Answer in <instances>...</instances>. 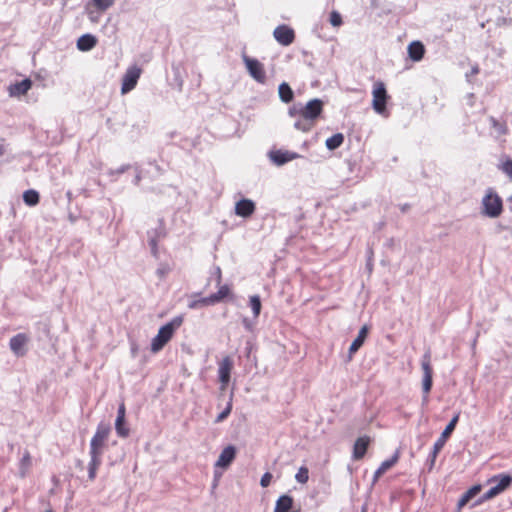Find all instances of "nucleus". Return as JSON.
Listing matches in <instances>:
<instances>
[{
	"label": "nucleus",
	"instance_id": "f257e3e1",
	"mask_svg": "<svg viewBox=\"0 0 512 512\" xmlns=\"http://www.w3.org/2000/svg\"><path fill=\"white\" fill-rule=\"evenodd\" d=\"M487 483L491 485V488L480 496L472 507L479 506L505 492L512 485V475L508 473L497 474L489 478Z\"/></svg>",
	"mask_w": 512,
	"mask_h": 512
},
{
	"label": "nucleus",
	"instance_id": "f03ea898",
	"mask_svg": "<svg viewBox=\"0 0 512 512\" xmlns=\"http://www.w3.org/2000/svg\"><path fill=\"white\" fill-rule=\"evenodd\" d=\"M183 316H175L168 323L161 326L158 330L157 335L152 339L151 351L157 353L164 348V346L173 337L175 331L182 325Z\"/></svg>",
	"mask_w": 512,
	"mask_h": 512
},
{
	"label": "nucleus",
	"instance_id": "7ed1b4c3",
	"mask_svg": "<svg viewBox=\"0 0 512 512\" xmlns=\"http://www.w3.org/2000/svg\"><path fill=\"white\" fill-rule=\"evenodd\" d=\"M323 101L319 98H314L308 101L305 105L295 103L288 109L290 117L300 116L304 119L314 122L323 111Z\"/></svg>",
	"mask_w": 512,
	"mask_h": 512
},
{
	"label": "nucleus",
	"instance_id": "20e7f679",
	"mask_svg": "<svg viewBox=\"0 0 512 512\" xmlns=\"http://www.w3.org/2000/svg\"><path fill=\"white\" fill-rule=\"evenodd\" d=\"M482 215L488 218H498L503 212V201L492 188H488L481 201Z\"/></svg>",
	"mask_w": 512,
	"mask_h": 512
},
{
	"label": "nucleus",
	"instance_id": "39448f33",
	"mask_svg": "<svg viewBox=\"0 0 512 512\" xmlns=\"http://www.w3.org/2000/svg\"><path fill=\"white\" fill-rule=\"evenodd\" d=\"M111 431L109 423L101 421L96 428V432L90 441L89 454L98 455L102 457L104 453L105 443Z\"/></svg>",
	"mask_w": 512,
	"mask_h": 512
},
{
	"label": "nucleus",
	"instance_id": "423d86ee",
	"mask_svg": "<svg viewBox=\"0 0 512 512\" xmlns=\"http://www.w3.org/2000/svg\"><path fill=\"white\" fill-rule=\"evenodd\" d=\"M372 96V108L374 111L381 116L387 117L389 113L386 105L389 95L387 93L386 86L382 81H378L374 84Z\"/></svg>",
	"mask_w": 512,
	"mask_h": 512
},
{
	"label": "nucleus",
	"instance_id": "0eeeda50",
	"mask_svg": "<svg viewBox=\"0 0 512 512\" xmlns=\"http://www.w3.org/2000/svg\"><path fill=\"white\" fill-rule=\"evenodd\" d=\"M431 356L430 352L427 351L421 361V367L423 370V379H422V391H423V397H422V405H426L429 401V393L433 386V370L431 367Z\"/></svg>",
	"mask_w": 512,
	"mask_h": 512
},
{
	"label": "nucleus",
	"instance_id": "6e6552de",
	"mask_svg": "<svg viewBox=\"0 0 512 512\" xmlns=\"http://www.w3.org/2000/svg\"><path fill=\"white\" fill-rule=\"evenodd\" d=\"M243 61L250 76L258 83L264 84L266 81V74L263 64L259 60L247 55H243Z\"/></svg>",
	"mask_w": 512,
	"mask_h": 512
},
{
	"label": "nucleus",
	"instance_id": "1a4fd4ad",
	"mask_svg": "<svg viewBox=\"0 0 512 512\" xmlns=\"http://www.w3.org/2000/svg\"><path fill=\"white\" fill-rule=\"evenodd\" d=\"M141 72H142L141 68H139L136 65L130 66L126 70V72L122 78V85H121V93L122 94H127L136 87L138 80L141 76Z\"/></svg>",
	"mask_w": 512,
	"mask_h": 512
},
{
	"label": "nucleus",
	"instance_id": "9d476101",
	"mask_svg": "<svg viewBox=\"0 0 512 512\" xmlns=\"http://www.w3.org/2000/svg\"><path fill=\"white\" fill-rule=\"evenodd\" d=\"M268 157L274 165L283 166V165L287 164L288 162L299 158L300 155L296 152L282 150V149H276V150H270L268 152Z\"/></svg>",
	"mask_w": 512,
	"mask_h": 512
},
{
	"label": "nucleus",
	"instance_id": "9b49d317",
	"mask_svg": "<svg viewBox=\"0 0 512 512\" xmlns=\"http://www.w3.org/2000/svg\"><path fill=\"white\" fill-rule=\"evenodd\" d=\"M273 36L279 44L289 46L295 39V32L291 27L283 24L274 29Z\"/></svg>",
	"mask_w": 512,
	"mask_h": 512
},
{
	"label": "nucleus",
	"instance_id": "f8f14e48",
	"mask_svg": "<svg viewBox=\"0 0 512 512\" xmlns=\"http://www.w3.org/2000/svg\"><path fill=\"white\" fill-rule=\"evenodd\" d=\"M256 211V203L249 198H241L235 203L234 212L242 218H250Z\"/></svg>",
	"mask_w": 512,
	"mask_h": 512
},
{
	"label": "nucleus",
	"instance_id": "ddd939ff",
	"mask_svg": "<svg viewBox=\"0 0 512 512\" xmlns=\"http://www.w3.org/2000/svg\"><path fill=\"white\" fill-rule=\"evenodd\" d=\"M233 363L229 357H225L219 364L218 378L221 383L220 390L224 391L231 378Z\"/></svg>",
	"mask_w": 512,
	"mask_h": 512
},
{
	"label": "nucleus",
	"instance_id": "4468645a",
	"mask_svg": "<svg viewBox=\"0 0 512 512\" xmlns=\"http://www.w3.org/2000/svg\"><path fill=\"white\" fill-rule=\"evenodd\" d=\"M237 454V449L234 445L226 446L220 453L218 460L215 463L216 467L227 469L234 461Z\"/></svg>",
	"mask_w": 512,
	"mask_h": 512
},
{
	"label": "nucleus",
	"instance_id": "2eb2a0df",
	"mask_svg": "<svg viewBox=\"0 0 512 512\" xmlns=\"http://www.w3.org/2000/svg\"><path fill=\"white\" fill-rule=\"evenodd\" d=\"M29 338L25 333L14 335L9 341V347L16 356H23L26 353L25 345Z\"/></svg>",
	"mask_w": 512,
	"mask_h": 512
},
{
	"label": "nucleus",
	"instance_id": "dca6fc26",
	"mask_svg": "<svg viewBox=\"0 0 512 512\" xmlns=\"http://www.w3.org/2000/svg\"><path fill=\"white\" fill-rule=\"evenodd\" d=\"M459 416H460V413H457L449 421V423L447 424L445 429L442 431L440 437L434 443L436 448L442 449L444 447V445L447 442L448 438L451 436V434L453 433V431L456 428V425H457V423L459 421Z\"/></svg>",
	"mask_w": 512,
	"mask_h": 512
},
{
	"label": "nucleus",
	"instance_id": "f3484780",
	"mask_svg": "<svg viewBox=\"0 0 512 512\" xmlns=\"http://www.w3.org/2000/svg\"><path fill=\"white\" fill-rule=\"evenodd\" d=\"M32 87V81L29 78H25L14 84H11L8 88L9 95L11 97H20L25 95Z\"/></svg>",
	"mask_w": 512,
	"mask_h": 512
},
{
	"label": "nucleus",
	"instance_id": "a211bd4d",
	"mask_svg": "<svg viewBox=\"0 0 512 512\" xmlns=\"http://www.w3.org/2000/svg\"><path fill=\"white\" fill-rule=\"evenodd\" d=\"M369 333V327L364 325L360 328L357 337L353 340L349 347V359L352 358L353 354H355L361 346L364 344Z\"/></svg>",
	"mask_w": 512,
	"mask_h": 512
},
{
	"label": "nucleus",
	"instance_id": "6ab92c4d",
	"mask_svg": "<svg viewBox=\"0 0 512 512\" xmlns=\"http://www.w3.org/2000/svg\"><path fill=\"white\" fill-rule=\"evenodd\" d=\"M369 443H370V438L368 436L359 437L355 441L354 447H353V458L355 460H360L365 456L368 446H369Z\"/></svg>",
	"mask_w": 512,
	"mask_h": 512
},
{
	"label": "nucleus",
	"instance_id": "aec40b11",
	"mask_svg": "<svg viewBox=\"0 0 512 512\" xmlns=\"http://www.w3.org/2000/svg\"><path fill=\"white\" fill-rule=\"evenodd\" d=\"M407 51L409 58L414 62H418L424 57L425 47L422 42L413 41L408 45Z\"/></svg>",
	"mask_w": 512,
	"mask_h": 512
},
{
	"label": "nucleus",
	"instance_id": "412c9836",
	"mask_svg": "<svg viewBox=\"0 0 512 512\" xmlns=\"http://www.w3.org/2000/svg\"><path fill=\"white\" fill-rule=\"evenodd\" d=\"M481 489H482V485L481 484H475L473 485L472 487H470L462 496L461 498L458 500V503H457V510L458 512H460V510L471 500L473 499L475 496H477L480 492H481Z\"/></svg>",
	"mask_w": 512,
	"mask_h": 512
},
{
	"label": "nucleus",
	"instance_id": "4be33fe9",
	"mask_svg": "<svg viewBox=\"0 0 512 512\" xmlns=\"http://www.w3.org/2000/svg\"><path fill=\"white\" fill-rule=\"evenodd\" d=\"M97 44V38L92 34H84L77 40V48L80 51L87 52L92 50Z\"/></svg>",
	"mask_w": 512,
	"mask_h": 512
},
{
	"label": "nucleus",
	"instance_id": "5701e85b",
	"mask_svg": "<svg viewBox=\"0 0 512 512\" xmlns=\"http://www.w3.org/2000/svg\"><path fill=\"white\" fill-rule=\"evenodd\" d=\"M293 505V498L288 494H283L277 499L274 512H290Z\"/></svg>",
	"mask_w": 512,
	"mask_h": 512
},
{
	"label": "nucleus",
	"instance_id": "b1692460",
	"mask_svg": "<svg viewBox=\"0 0 512 512\" xmlns=\"http://www.w3.org/2000/svg\"><path fill=\"white\" fill-rule=\"evenodd\" d=\"M398 458V453H395L391 458L383 461L381 465L378 467V469L375 471L373 481L376 482L381 477V475H383L387 470L393 467L398 461Z\"/></svg>",
	"mask_w": 512,
	"mask_h": 512
},
{
	"label": "nucleus",
	"instance_id": "393cba45",
	"mask_svg": "<svg viewBox=\"0 0 512 512\" xmlns=\"http://www.w3.org/2000/svg\"><path fill=\"white\" fill-rule=\"evenodd\" d=\"M279 98L284 103H290L294 99V92L287 82H282L278 87Z\"/></svg>",
	"mask_w": 512,
	"mask_h": 512
},
{
	"label": "nucleus",
	"instance_id": "a878e982",
	"mask_svg": "<svg viewBox=\"0 0 512 512\" xmlns=\"http://www.w3.org/2000/svg\"><path fill=\"white\" fill-rule=\"evenodd\" d=\"M90 455V462L88 465V478L89 480L93 481L96 477L97 470L102 462V457H99L98 455L89 454Z\"/></svg>",
	"mask_w": 512,
	"mask_h": 512
},
{
	"label": "nucleus",
	"instance_id": "bb28decb",
	"mask_svg": "<svg viewBox=\"0 0 512 512\" xmlns=\"http://www.w3.org/2000/svg\"><path fill=\"white\" fill-rule=\"evenodd\" d=\"M344 142V135L342 133H336L331 137L327 138L325 144L328 150L334 151L339 148Z\"/></svg>",
	"mask_w": 512,
	"mask_h": 512
},
{
	"label": "nucleus",
	"instance_id": "cd10ccee",
	"mask_svg": "<svg viewBox=\"0 0 512 512\" xmlns=\"http://www.w3.org/2000/svg\"><path fill=\"white\" fill-rule=\"evenodd\" d=\"M23 201L28 206H31V207L35 206L40 201V194L38 191H36L34 189L26 190L23 193Z\"/></svg>",
	"mask_w": 512,
	"mask_h": 512
},
{
	"label": "nucleus",
	"instance_id": "c85d7f7f",
	"mask_svg": "<svg viewBox=\"0 0 512 512\" xmlns=\"http://www.w3.org/2000/svg\"><path fill=\"white\" fill-rule=\"evenodd\" d=\"M216 304L215 301H214V298L211 295L207 296V297H202L200 299H196V300H192L188 303V307L190 309H198L200 307H204V306H211V305H214Z\"/></svg>",
	"mask_w": 512,
	"mask_h": 512
},
{
	"label": "nucleus",
	"instance_id": "c756f323",
	"mask_svg": "<svg viewBox=\"0 0 512 512\" xmlns=\"http://www.w3.org/2000/svg\"><path fill=\"white\" fill-rule=\"evenodd\" d=\"M115 430H116L117 435L121 438H126L129 436L130 430L127 426L126 418H124V419L116 418Z\"/></svg>",
	"mask_w": 512,
	"mask_h": 512
},
{
	"label": "nucleus",
	"instance_id": "7c9ffc66",
	"mask_svg": "<svg viewBox=\"0 0 512 512\" xmlns=\"http://www.w3.org/2000/svg\"><path fill=\"white\" fill-rule=\"evenodd\" d=\"M249 306L252 309L254 318L255 319L258 318L260 313H261V309H262V303H261L260 296L259 295H252V296H250V298H249Z\"/></svg>",
	"mask_w": 512,
	"mask_h": 512
},
{
	"label": "nucleus",
	"instance_id": "2f4dec72",
	"mask_svg": "<svg viewBox=\"0 0 512 512\" xmlns=\"http://www.w3.org/2000/svg\"><path fill=\"white\" fill-rule=\"evenodd\" d=\"M231 293V290L228 285H222L218 289L216 293H212L215 303H219L223 301L226 297H228Z\"/></svg>",
	"mask_w": 512,
	"mask_h": 512
},
{
	"label": "nucleus",
	"instance_id": "473e14b6",
	"mask_svg": "<svg viewBox=\"0 0 512 512\" xmlns=\"http://www.w3.org/2000/svg\"><path fill=\"white\" fill-rule=\"evenodd\" d=\"M232 401H233V391L231 392V394L229 396V400L227 402L225 409L221 413H219L218 416L216 417V419H215L216 423H220V422L224 421L230 415V413L232 411Z\"/></svg>",
	"mask_w": 512,
	"mask_h": 512
},
{
	"label": "nucleus",
	"instance_id": "72a5a7b5",
	"mask_svg": "<svg viewBox=\"0 0 512 512\" xmlns=\"http://www.w3.org/2000/svg\"><path fill=\"white\" fill-rule=\"evenodd\" d=\"M116 0H92L93 6L99 12H105L115 4Z\"/></svg>",
	"mask_w": 512,
	"mask_h": 512
},
{
	"label": "nucleus",
	"instance_id": "f704fd0d",
	"mask_svg": "<svg viewBox=\"0 0 512 512\" xmlns=\"http://www.w3.org/2000/svg\"><path fill=\"white\" fill-rule=\"evenodd\" d=\"M498 169L512 180V159L507 157L498 164Z\"/></svg>",
	"mask_w": 512,
	"mask_h": 512
},
{
	"label": "nucleus",
	"instance_id": "c9c22d12",
	"mask_svg": "<svg viewBox=\"0 0 512 512\" xmlns=\"http://www.w3.org/2000/svg\"><path fill=\"white\" fill-rule=\"evenodd\" d=\"M313 123L311 120H307V119H304L301 117V119L297 120L295 123H294V127L295 129L297 130H300V131H303V132H308L312 129L313 127Z\"/></svg>",
	"mask_w": 512,
	"mask_h": 512
},
{
	"label": "nucleus",
	"instance_id": "e433bc0d",
	"mask_svg": "<svg viewBox=\"0 0 512 512\" xmlns=\"http://www.w3.org/2000/svg\"><path fill=\"white\" fill-rule=\"evenodd\" d=\"M31 465V457L29 452H25L20 460V475L25 477L28 468Z\"/></svg>",
	"mask_w": 512,
	"mask_h": 512
},
{
	"label": "nucleus",
	"instance_id": "4c0bfd02",
	"mask_svg": "<svg viewBox=\"0 0 512 512\" xmlns=\"http://www.w3.org/2000/svg\"><path fill=\"white\" fill-rule=\"evenodd\" d=\"M295 479L298 483L305 484L309 479V470L307 467L302 466L299 468L298 472L295 475Z\"/></svg>",
	"mask_w": 512,
	"mask_h": 512
},
{
	"label": "nucleus",
	"instance_id": "58836bf2",
	"mask_svg": "<svg viewBox=\"0 0 512 512\" xmlns=\"http://www.w3.org/2000/svg\"><path fill=\"white\" fill-rule=\"evenodd\" d=\"M441 450L442 449H438V448H436L435 445H433V449H432L431 453L428 455V458L426 461V465L428 466L429 470H431L434 467L437 455Z\"/></svg>",
	"mask_w": 512,
	"mask_h": 512
},
{
	"label": "nucleus",
	"instance_id": "ea45409f",
	"mask_svg": "<svg viewBox=\"0 0 512 512\" xmlns=\"http://www.w3.org/2000/svg\"><path fill=\"white\" fill-rule=\"evenodd\" d=\"M490 122L493 126V128L499 133V134H505L506 133V125L499 122L494 117L490 118Z\"/></svg>",
	"mask_w": 512,
	"mask_h": 512
},
{
	"label": "nucleus",
	"instance_id": "a19ab883",
	"mask_svg": "<svg viewBox=\"0 0 512 512\" xmlns=\"http://www.w3.org/2000/svg\"><path fill=\"white\" fill-rule=\"evenodd\" d=\"M329 21L332 26L338 27L342 24V17L340 15V13H338L337 11H332L330 13Z\"/></svg>",
	"mask_w": 512,
	"mask_h": 512
},
{
	"label": "nucleus",
	"instance_id": "79ce46f5",
	"mask_svg": "<svg viewBox=\"0 0 512 512\" xmlns=\"http://www.w3.org/2000/svg\"><path fill=\"white\" fill-rule=\"evenodd\" d=\"M272 474L270 472H266L262 475L261 479H260V485L263 487V488H266L270 485L271 483V480H272Z\"/></svg>",
	"mask_w": 512,
	"mask_h": 512
},
{
	"label": "nucleus",
	"instance_id": "37998d69",
	"mask_svg": "<svg viewBox=\"0 0 512 512\" xmlns=\"http://www.w3.org/2000/svg\"><path fill=\"white\" fill-rule=\"evenodd\" d=\"M130 164H124L122 166H120L119 168H117L116 170H109L108 174L110 176H113V175H120V174H123L125 173L128 169H130Z\"/></svg>",
	"mask_w": 512,
	"mask_h": 512
},
{
	"label": "nucleus",
	"instance_id": "c03bdc74",
	"mask_svg": "<svg viewBox=\"0 0 512 512\" xmlns=\"http://www.w3.org/2000/svg\"><path fill=\"white\" fill-rule=\"evenodd\" d=\"M179 145L183 149H191L192 147L195 146V143L194 140L183 139Z\"/></svg>",
	"mask_w": 512,
	"mask_h": 512
},
{
	"label": "nucleus",
	"instance_id": "a18cd8bd",
	"mask_svg": "<svg viewBox=\"0 0 512 512\" xmlns=\"http://www.w3.org/2000/svg\"><path fill=\"white\" fill-rule=\"evenodd\" d=\"M116 418H121V419L126 418V408H125V405L123 403L120 404L119 407H118L117 417Z\"/></svg>",
	"mask_w": 512,
	"mask_h": 512
},
{
	"label": "nucleus",
	"instance_id": "49530a36",
	"mask_svg": "<svg viewBox=\"0 0 512 512\" xmlns=\"http://www.w3.org/2000/svg\"><path fill=\"white\" fill-rule=\"evenodd\" d=\"M242 323H243L244 328H245L247 331H250V332H251V331L253 330V328H254V323H253L250 319H248V318H244V319H243V321H242Z\"/></svg>",
	"mask_w": 512,
	"mask_h": 512
},
{
	"label": "nucleus",
	"instance_id": "de8ad7c7",
	"mask_svg": "<svg viewBox=\"0 0 512 512\" xmlns=\"http://www.w3.org/2000/svg\"><path fill=\"white\" fill-rule=\"evenodd\" d=\"M497 24L500 26V25H511L512 24V19L511 18H506V17H499L497 19Z\"/></svg>",
	"mask_w": 512,
	"mask_h": 512
},
{
	"label": "nucleus",
	"instance_id": "09e8293b",
	"mask_svg": "<svg viewBox=\"0 0 512 512\" xmlns=\"http://www.w3.org/2000/svg\"><path fill=\"white\" fill-rule=\"evenodd\" d=\"M214 275L216 277V282L219 285L221 283V281H222V272H221V269H220L219 266H216L214 268Z\"/></svg>",
	"mask_w": 512,
	"mask_h": 512
},
{
	"label": "nucleus",
	"instance_id": "8fccbe9b",
	"mask_svg": "<svg viewBox=\"0 0 512 512\" xmlns=\"http://www.w3.org/2000/svg\"><path fill=\"white\" fill-rule=\"evenodd\" d=\"M149 245L151 247V250L153 252V254H156V250H157V241L155 238H151L149 240Z\"/></svg>",
	"mask_w": 512,
	"mask_h": 512
},
{
	"label": "nucleus",
	"instance_id": "3c124183",
	"mask_svg": "<svg viewBox=\"0 0 512 512\" xmlns=\"http://www.w3.org/2000/svg\"><path fill=\"white\" fill-rule=\"evenodd\" d=\"M479 73V67L477 65L473 66L470 73L466 74V78L469 80V77L472 75H476Z\"/></svg>",
	"mask_w": 512,
	"mask_h": 512
},
{
	"label": "nucleus",
	"instance_id": "603ef678",
	"mask_svg": "<svg viewBox=\"0 0 512 512\" xmlns=\"http://www.w3.org/2000/svg\"><path fill=\"white\" fill-rule=\"evenodd\" d=\"M68 219L71 223H75L77 221L78 217L76 215H74L73 213H69Z\"/></svg>",
	"mask_w": 512,
	"mask_h": 512
},
{
	"label": "nucleus",
	"instance_id": "864d4df0",
	"mask_svg": "<svg viewBox=\"0 0 512 512\" xmlns=\"http://www.w3.org/2000/svg\"><path fill=\"white\" fill-rule=\"evenodd\" d=\"M6 153V146L4 143H0V156L4 155Z\"/></svg>",
	"mask_w": 512,
	"mask_h": 512
},
{
	"label": "nucleus",
	"instance_id": "5fc2aeb1",
	"mask_svg": "<svg viewBox=\"0 0 512 512\" xmlns=\"http://www.w3.org/2000/svg\"><path fill=\"white\" fill-rule=\"evenodd\" d=\"M140 180H141L140 172H137L133 182H134V184L138 185Z\"/></svg>",
	"mask_w": 512,
	"mask_h": 512
},
{
	"label": "nucleus",
	"instance_id": "6e6d98bb",
	"mask_svg": "<svg viewBox=\"0 0 512 512\" xmlns=\"http://www.w3.org/2000/svg\"><path fill=\"white\" fill-rule=\"evenodd\" d=\"M409 208H410V205L407 203L400 206V209L403 213L407 212Z\"/></svg>",
	"mask_w": 512,
	"mask_h": 512
},
{
	"label": "nucleus",
	"instance_id": "4d7b16f0",
	"mask_svg": "<svg viewBox=\"0 0 512 512\" xmlns=\"http://www.w3.org/2000/svg\"><path fill=\"white\" fill-rule=\"evenodd\" d=\"M66 197H67L68 202L71 203V201L73 199V195H72V192L70 190H68L66 192Z\"/></svg>",
	"mask_w": 512,
	"mask_h": 512
},
{
	"label": "nucleus",
	"instance_id": "13d9d810",
	"mask_svg": "<svg viewBox=\"0 0 512 512\" xmlns=\"http://www.w3.org/2000/svg\"><path fill=\"white\" fill-rule=\"evenodd\" d=\"M393 244H394V239L393 238L388 239L387 242H386V245L389 246V247L392 246Z\"/></svg>",
	"mask_w": 512,
	"mask_h": 512
},
{
	"label": "nucleus",
	"instance_id": "bf43d9fd",
	"mask_svg": "<svg viewBox=\"0 0 512 512\" xmlns=\"http://www.w3.org/2000/svg\"><path fill=\"white\" fill-rule=\"evenodd\" d=\"M508 202H509V210L512 212V196H510L508 198Z\"/></svg>",
	"mask_w": 512,
	"mask_h": 512
},
{
	"label": "nucleus",
	"instance_id": "052dcab7",
	"mask_svg": "<svg viewBox=\"0 0 512 512\" xmlns=\"http://www.w3.org/2000/svg\"><path fill=\"white\" fill-rule=\"evenodd\" d=\"M381 0H373L372 1V6H376L378 2H380Z\"/></svg>",
	"mask_w": 512,
	"mask_h": 512
},
{
	"label": "nucleus",
	"instance_id": "680f3d73",
	"mask_svg": "<svg viewBox=\"0 0 512 512\" xmlns=\"http://www.w3.org/2000/svg\"><path fill=\"white\" fill-rule=\"evenodd\" d=\"M175 135H176V132H171V133L169 134V137H170V138H173Z\"/></svg>",
	"mask_w": 512,
	"mask_h": 512
},
{
	"label": "nucleus",
	"instance_id": "e2e57ef3",
	"mask_svg": "<svg viewBox=\"0 0 512 512\" xmlns=\"http://www.w3.org/2000/svg\"><path fill=\"white\" fill-rule=\"evenodd\" d=\"M45 512H53L52 510H48V511H45Z\"/></svg>",
	"mask_w": 512,
	"mask_h": 512
}]
</instances>
